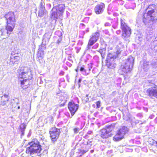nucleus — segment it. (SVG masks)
I'll return each mask as SVG.
<instances>
[{"label": "nucleus", "mask_w": 157, "mask_h": 157, "mask_svg": "<svg viewBox=\"0 0 157 157\" xmlns=\"http://www.w3.org/2000/svg\"><path fill=\"white\" fill-rule=\"evenodd\" d=\"M29 146L27 147L26 153L34 157H40L41 155V146L36 139H34L29 143Z\"/></svg>", "instance_id": "1"}, {"label": "nucleus", "mask_w": 157, "mask_h": 157, "mask_svg": "<svg viewBox=\"0 0 157 157\" xmlns=\"http://www.w3.org/2000/svg\"><path fill=\"white\" fill-rule=\"evenodd\" d=\"M18 72L19 73V79H23L22 80H20L21 86L23 89H26L31 84L30 80H31L32 77L29 76L28 75V70L26 67H20L18 70Z\"/></svg>", "instance_id": "2"}, {"label": "nucleus", "mask_w": 157, "mask_h": 157, "mask_svg": "<svg viewBox=\"0 0 157 157\" xmlns=\"http://www.w3.org/2000/svg\"><path fill=\"white\" fill-rule=\"evenodd\" d=\"M143 18V21L145 25L149 28H152L154 24L157 20V13L154 10H148L147 14H145Z\"/></svg>", "instance_id": "3"}, {"label": "nucleus", "mask_w": 157, "mask_h": 157, "mask_svg": "<svg viewBox=\"0 0 157 157\" xmlns=\"http://www.w3.org/2000/svg\"><path fill=\"white\" fill-rule=\"evenodd\" d=\"M134 60L132 57L129 56L121 65L120 70L122 71V74L126 73L131 70L134 65Z\"/></svg>", "instance_id": "4"}, {"label": "nucleus", "mask_w": 157, "mask_h": 157, "mask_svg": "<svg viewBox=\"0 0 157 157\" xmlns=\"http://www.w3.org/2000/svg\"><path fill=\"white\" fill-rule=\"evenodd\" d=\"M123 48V45H122L121 42H119V44L116 47V53H109L107 55L106 61H113L114 59H116L121 52L122 51Z\"/></svg>", "instance_id": "5"}, {"label": "nucleus", "mask_w": 157, "mask_h": 157, "mask_svg": "<svg viewBox=\"0 0 157 157\" xmlns=\"http://www.w3.org/2000/svg\"><path fill=\"white\" fill-rule=\"evenodd\" d=\"M114 124H111L106 126L105 128L101 129L100 131V135L102 138H106L112 136L113 134L112 131L114 127Z\"/></svg>", "instance_id": "6"}, {"label": "nucleus", "mask_w": 157, "mask_h": 157, "mask_svg": "<svg viewBox=\"0 0 157 157\" xmlns=\"http://www.w3.org/2000/svg\"><path fill=\"white\" fill-rule=\"evenodd\" d=\"M128 129L125 126L122 127L114 136L113 140L115 141H119L122 139L126 133L128 132Z\"/></svg>", "instance_id": "7"}, {"label": "nucleus", "mask_w": 157, "mask_h": 157, "mask_svg": "<svg viewBox=\"0 0 157 157\" xmlns=\"http://www.w3.org/2000/svg\"><path fill=\"white\" fill-rule=\"evenodd\" d=\"M121 28L122 31V36H123L128 37L131 34L130 28L126 24L124 21L122 19H121Z\"/></svg>", "instance_id": "8"}, {"label": "nucleus", "mask_w": 157, "mask_h": 157, "mask_svg": "<svg viewBox=\"0 0 157 157\" xmlns=\"http://www.w3.org/2000/svg\"><path fill=\"white\" fill-rule=\"evenodd\" d=\"M60 130L56 128H53L50 131V137L53 141H56L58 138L60 133Z\"/></svg>", "instance_id": "9"}, {"label": "nucleus", "mask_w": 157, "mask_h": 157, "mask_svg": "<svg viewBox=\"0 0 157 157\" xmlns=\"http://www.w3.org/2000/svg\"><path fill=\"white\" fill-rule=\"evenodd\" d=\"M5 17L7 20V24H13L15 23V16L13 12H10L6 14Z\"/></svg>", "instance_id": "10"}, {"label": "nucleus", "mask_w": 157, "mask_h": 157, "mask_svg": "<svg viewBox=\"0 0 157 157\" xmlns=\"http://www.w3.org/2000/svg\"><path fill=\"white\" fill-rule=\"evenodd\" d=\"M147 94L151 98L157 99V88L154 87L149 88L147 90Z\"/></svg>", "instance_id": "11"}, {"label": "nucleus", "mask_w": 157, "mask_h": 157, "mask_svg": "<svg viewBox=\"0 0 157 157\" xmlns=\"http://www.w3.org/2000/svg\"><path fill=\"white\" fill-rule=\"evenodd\" d=\"M68 107L71 113V116H73L78 110V105L73 102H70L68 104Z\"/></svg>", "instance_id": "12"}, {"label": "nucleus", "mask_w": 157, "mask_h": 157, "mask_svg": "<svg viewBox=\"0 0 157 157\" xmlns=\"http://www.w3.org/2000/svg\"><path fill=\"white\" fill-rule=\"evenodd\" d=\"M105 6V4L103 3L97 5L94 8L95 13L98 14L102 13L104 11Z\"/></svg>", "instance_id": "13"}, {"label": "nucleus", "mask_w": 157, "mask_h": 157, "mask_svg": "<svg viewBox=\"0 0 157 157\" xmlns=\"http://www.w3.org/2000/svg\"><path fill=\"white\" fill-rule=\"evenodd\" d=\"M99 36V33L98 32H96L93 34L89 39V42L90 45H93L94 43L96 42L98 39Z\"/></svg>", "instance_id": "14"}, {"label": "nucleus", "mask_w": 157, "mask_h": 157, "mask_svg": "<svg viewBox=\"0 0 157 157\" xmlns=\"http://www.w3.org/2000/svg\"><path fill=\"white\" fill-rule=\"evenodd\" d=\"M51 35L49 33H46L43 36L42 42L41 44V47L45 48L46 44L48 43L51 37Z\"/></svg>", "instance_id": "15"}, {"label": "nucleus", "mask_w": 157, "mask_h": 157, "mask_svg": "<svg viewBox=\"0 0 157 157\" xmlns=\"http://www.w3.org/2000/svg\"><path fill=\"white\" fill-rule=\"evenodd\" d=\"M9 96L8 95L4 94L0 98V105L4 106L7 105L8 104Z\"/></svg>", "instance_id": "16"}, {"label": "nucleus", "mask_w": 157, "mask_h": 157, "mask_svg": "<svg viewBox=\"0 0 157 157\" xmlns=\"http://www.w3.org/2000/svg\"><path fill=\"white\" fill-rule=\"evenodd\" d=\"M51 15L52 18L57 19L62 15V14L61 13L58 12L55 7H54L51 10Z\"/></svg>", "instance_id": "17"}, {"label": "nucleus", "mask_w": 157, "mask_h": 157, "mask_svg": "<svg viewBox=\"0 0 157 157\" xmlns=\"http://www.w3.org/2000/svg\"><path fill=\"white\" fill-rule=\"evenodd\" d=\"M20 59V57L19 56H13L12 55L11 56L10 63L13 64L15 63L17 64Z\"/></svg>", "instance_id": "18"}, {"label": "nucleus", "mask_w": 157, "mask_h": 157, "mask_svg": "<svg viewBox=\"0 0 157 157\" xmlns=\"http://www.w3.org/2000/svg\"><path fill=\"white\" fill-rule=\"evenodd\" d=\"M97 51L101 54L102 58H104L106 54V48L105 47H101Z\"/></svg>", "instance_id": "19"}, {"label": "nucleus", "mask_w": 157, "mask_h": 157, "mask_svg": "<svg viewBox=\"0 0 157 157\" xmlns=\"http://www.w3.org/2000/svg\"><path fill=\"white\" fill-rule=\"evenodd\" d=\"M7 24V26L6 27V28L8 32H9V33H10L13 31V29L15 27V23H13V25L12 24Z\"/></svg>", "instance_id": "20"}, {"label": "nucleus", "mask_w": 157, "mask_h": 157, "mask_svg": "<svg viewBox=\"0 0 157 157\" xmlns=\"http://www.w3.org/2000/svg\"><path fill=\"white\" fill-rule=\"evenodd\" d=\"M57 10L60 13H61V14L63 12L64 8V6L63 4H59V6L55 7Z\"/></svg>", "instance_id": "21"}, {"label": "nucleus", "mask_w": 157, "mask_h": 157, "mask_svg": "<svg viewBox=\"0 0 157 157\" xmlns=\"http://www.w3.org/2000/svg\"><path fill=\"white\" fill-rule=\"evenodd\" d=\"M106 65L109 68L114 69L115 68V65L113 61H106Z\"/></svg>", "instance_id": "22"}, {"label": "nucleus", "mask_w": 157, "mask_h": 157, "mask_svg": "<svg viewBox=\"0 0 157 157\" xmlns=\"http://www.w3.org/2000/svg\"><path fill=\"white\" fill-rule=\"evenodd\" d=\"M0 32L1 33V35L2 36H6V37L9 35L10 33H9L7 31L6 28L1 29L0 30Z\"/></svg>", "instance_id": "23"}, {"label": "nucleus", "mask_w": 157, "mask_h": 157, "mask_svg": "<svg viewBox=\"0 0 157 157\" xmlns=\"http://www.w3.org/2000/svg\"><path fill=\"white\" fill-rule=\"evenodd\" d=\"M149 67L150 65L149 62L146 61H144L143 63V69L145 70H146L149 68Z\"/></svg>", "instance_id": "24"}, {"label": "nucleus", "mask_w": 157, "mask_h": 157, "mask_svg": "<svg viewBox=\"0 0 157 157\" xmlns=\"http://www.w3.org/2000/svg\"><path fill=\"white\" fill-rule=\"evenodd\" d=\"M156 38H155V40L153 41V43L151 44V48L154 49V51H155L156 52L157 54V46H155L154 47L153 46V45H154V44H157L156 43L157 42V39L156 40Z\"/></svg>", "instance_id": "25"}, {"label": "nucleus", "mask_w": 157, "mask_h": 157, "mask_svg": "<svg viewBox=\"0 0 157 157\" xmlns=\"http://www.w3.org/2000/svg\"><path fill=\"white\" fill-rule=\"evenodd\" d=\"M44 6L45 3L44 1V0H41V2L40 4V9L43 10H45Z\"/></svg>", "instance_id": "26"}, {"label": "nucleus", "mask_w": 157, "mask_h": 157, "mask_svg": "<svg viewBox=\"0 0 157 157\" xmlns=\"http://www.w3.org/2000/svg\"><path fill=\"white\" fill-rule=\"evenodd\" d=\"M61 1L59 0H54L53 2V6L54 7H56L59 6V5L61 4Z\"/></svg>", "instance_id": "27"}, {"label": "nucleus", "mask_w": 157, "mask_h": 157, "mask_svg": "<svg viewBox=\"0 0 157 157\" xmlns=\"http://www.w3.org/2000/svg\"><path fill=\"white\" fill-rule=\"evenodd\" d=\"M78 151H79V153L81 154V155H80V156H81L82 155L86 153L88 151L87 150H83L82 149H79Z\"/></svg>", "instance_id": "28"}, {"label": "nucleus", "mask_w": 157, "mask_h": 157, "mask_svg": "<svg viewBox=\"0 0 157 157\" xmlns=\"http://www.w3.org/2000/svg\"><path fill=\"white\" fill-rule=\"evenodd\" d=\"M45 10H39L38 13V16L40 17H42L44 15Z\"/></svg>", "instance_id": "29"}, {"label": "nucleus", "mask_w": 157, "mask_h": 157, "mask_svg": "<svg viewBox=\"0 0 157 157\" xmlns=\"http://www.w3.org/2000/svg\"><path fill=\"white\" fill-rule=\"evenodd\" d=\"M44 52L43 51L41 50V51H39L38 52V57H42V58L43 57V56H44Z\"/></svg>", "instance_id": "30"}, {"label": "nucleus", "mask_w": 157, "mask_h": 157, "mask_svg": "<svg viewBox=\"0 0 157 157\" xmlns=\"http://www.w3.org/2000/svg\"><path fill=\"white\" fill-rule=\"evenodd\" d=\"M80 70L82 72V74L85 75H86L87 74L86 73V70L84 68V67H81L80 68Z\"/></svg>", "instance_id": "31"}, {"label": "nucleus", "mask_w": 157, "mask_h": 157, "mask_svg": "<svg viewBox=\"0 0 157 157\" xmlns=\"http://www.w3.org/2000/svg\"><path fill=\"white\" fill-rule=\"evenodd\" d=\"M89 44V42L88 43V45H87V46L85 50V52H87V51H89L90 49V47L92 45H90Z\"/></svg>", "instance_id": "32"}, {"label": "nucleus", "mask_w": 157, "mask_h": 157, "mask_svg": "<svg viewBox=\"0 0 157 157\" xmlns=\"http://www.w3.org/2000/svg\"><path fill=\"white\" fill-rule=\"evenodd\" d=\"M135 123L136 124H143L144 122H143L142 121H139L138 120H136L135 121Z\"/></svg>", "instance_id": "33"}, {"label": "nucleus", "mask_w": 157, "mask_h": 157, "mask_svg": "<svg viewBox=\"0 0 157 157\" xmlns=\"http://www.w3.org/2000/svg\"><path fill=\"white\" fill-rule=\"evenodd\" d=\"M79 129L78 128H75L74 129V131L75 133H78L79 131Z\"/></svg>", "instance_id": "34"}, {"label": "nucleus", "mask_w": 157, "mask_h": 157, "mask_svg": "<svg viewBox=\"0 0 157 157\" xmlns=\"http://www.w3.org/2000/svg\"><path fill=\"white\" fill-rule=\"evenodd\" d=\"M101 102L100 101H98L96 102L97 108H98L100 107Z\"/></svg>", "instance_id": "35"}, {"label": "nucleus", "mask_w": 157, "mask_h": 157, "mask_svg": "<svg viewBox=\"0 0 157 157\" xmlns=\"http://www.w3.org/2000/svg\"><path fill=\"white\" fill-rule=\"evenodd\" d=\"M111 25V24L109 22H106L105 24V26H110Z\"/></svg>", "instance_id": "36"}, {"label": "nucleus", "mask_w": 157, "mask_h": 157, "mask_svg": "<svg viewBox=\"0 0 157 157\" xmlns=\"http://www.w3.org/2000/svg\"><path fill=\"white\" fill-rule=\"evenodd\" d=\"M98 46V43L96 44L95 45H94V46L93 47V48H96Z\"/></svg>", "instance_id": "37"}, {"label": "nucleus", "mask_w": 157, "mask_h": 157, "mask_svg": "<svg viewBox=\"0 0 157 157\" xmlns=\"http://www.w3.org/2000/svg\"><path fill=\"white\" fill-rule=\"evenodd\" d=\"M24 129H21V132H22V133H21L22 135H24Z\"/></svg>", "instance_id": "38"}, {"label": "nucleus", "mask_w": 157, "mask_h": 157, "mask_svg": "<svg viewBox=\"0 0 157 157\" xmlns=\"http://www.w3.org/2000/svg\"><path fill=\"white\" fill-rule=\"evenodd\" d=\"M150 142L152 141L153 142L155 141L153 139H149V141H150Z\"/></svg>", "instance_id": "39"}, {"label": "nucleus", "mask_w": 157, "mask_h": 157, "mask_svg": "<svg viewBox=\"0 0 157 157\" xmlns=\"http://www.w3.org/2000/svg\"><path fill=\"white\" fill-rule=\"evenodd\" d=\"M121 32V31L120 30H118L117 31L116 33H117V34H120V33Z\"/></svg>", "instance_id": "40"}, {"label": "nucleus", "mask_w": 157, "mask_h": 157, "mask_svg": "<svg viewBox=\"0 0 157 157\" xmlns=\"http://www.w3.org/2000/svg\"><path fill=\"white\" fill-rule=\"evenodd\" d=\"M81 81H82V80H81V79H79V80H78V83L81 82Z\"/></svg>", "instance_id": "41"}, {"label": "nucleus", "mask_w": 157, "mask_h": 157, "mask_svg": "<svg viewBox=\"0 0 157 157\" xmlns=\"http://www.w3.org/2000/svg\"><path fill=\"white\" fill-rule=\"evenodd\" d=\"M152 33V32H151L150 33H149V34L150 35H151Z\"/></svg>", "instance_id": "42"}, {"label": "nucleus", "mask_w": 157, "mask_h": 157, "mask_svg": "<svg viewBox=\"0 0 157 157\" xmlns=\"http://www.w3.org/2000/svg\"><path fill=\"white\" fill-rule=\"evenodd\" d=\"M90 152L91 153H93V152H94V150H91V151H90Z\"/></svg>", "instance_id": "43"}, {"label": "nucleus", "mask_w": 157, "mask_h": 157, "mask_svg": "<svg viewBox=\"0 0 157 157\" xmlns=\"http://www.w3.org/2000/svg\"><path fill=\"white\" fill-rule=\"evenodd\" d=\"M17 109H20V107L19 106H18L17 107Z\"/></svg>", "instance_id": "44"}, {"label": "nucleus", "mask_w": 157, "mask_h": 157, "mask_svg": "<svg viewBox=\"0 0 157 157\" xmlns=\"http://www.w3.org/2000/svg\"><path fill=\"white\" fill-rule=\"evenodd\" d=\"M91 141H90L88 142L87 144H88L89 143H91Z\"/></svg>", "instance_id": "45"}, {"label": "nucleus", "mask_w": 157, "mask_h": 157, "mask_svg": "<svg viewBox=\"0 0 157 157\" xmlns=\"http://www.w3.org/2000/svg\"><path fill=\"white\" fill-rule=\"evenodd\" d=\"M57 43H59V40H58L57 41Z\"/></svg>", "instance_id": "46"}, {"label": "nucleus", "mask_w": 157, "mask_h": 157, "mask_svg": "<svg viewBox=\"0 0 157 157\" xmlns=\"http://www.w3.org/2000/svg\"><path fill=\"white\" fill-rule=\"evenodd\" d=\"M91 132H91V131H89V133H90H90H91Z\"/></svg>", "instance_id": "47"}, {"label": "nucleus", "mask_w": 157, "mask_h": 157, "mask_svg": "<svg viewBox=\"0 0 157 157\" xmlns=\"http://www.w3.org/2000/svg\"><path fill=\"white\" fill-rule=\"evenodd\" d=\"M88 94H86V96L87 97H88Z\"/></svg>", "instance_id": "48"}, {"label": "nucleus", "mask_w": 157, "mask_h": 157, "mask_svg": "<svg viewBox=\"0 0 157 157\" xmlns=\"http://www.w3.org/2000/svg\"><path fill=\"white\" fill-rule=\"evenodd\" d=\"M147 34L148 35V32H147Z\"/></svg>", "instance_id": "49"}]
</instances>
